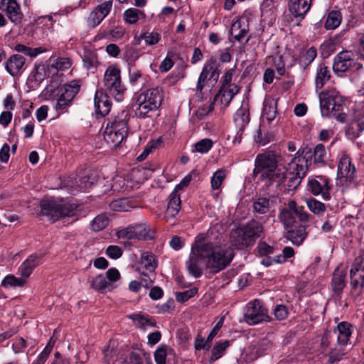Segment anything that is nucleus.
Segmentation results:
<instances>
[{
	"label": "nucleus",
	"instance_id": "obj_1",
	"mask_svg": "<svg viewBox=\"0 0 364 364\" xmlns=\"http://www.w3.org/2000/svg\"><path fill=\"white\" fill-rule=\"evenodd\" d=\"M203 248L206 256V267L218 273L227 267L232 262L235 253L230 247L226 245H215L204 237Z\"/></svg>",
	"mask_w": 364,
	"mask_h": 364
},
{
	"label": "nucleus",
	"instance_id": "obj_2",
	"mask_svg": "<svg viewBox=\"0 0 364 364\" xmlns=\"http://www.w3.org/2000/svg\"><path fill=\"white\" fill-rule=\"evenodd\" d=\"M163 101L162 89L156 87L142 91L136 97L135 116L137 118L151 117Z\"/></svg>",
	"mask_w": 364,
	"mask_h": 364
},
{
	"label": "nucleus",
	"instance_id": "obj_3",
	"mask_svg": "<svg viewBox=\"0 0 364 364\" xmlns=\"http://www.w3.org/2000/svg\"><path fill=\"white\" fill-rule=\"evenodd\" d=\"M319 102L323 117H334L338 122H345L346 114L343 112L344 101L338 91L333 89L320 92Z\"/></svg>",
	"mask_w": 364,
	"mask_h": 364
},
{
	"label": "nucleus",
	"instance_id": "obj_4",
	"mask_svg": "<svg viewBox=\"0 0 364 364\" xmlns=\"http://www.w3.org/2000/svg\"><path fill=\"white\" fill-rule=\"evenodd\" d=\"M41 215L55 222L66 217H73L77 205L69 200H55L53 198L43 199L41 201Z\"/></svg>",
	"mask_w": 364,
	"mask_h": 364
},
{
	"label": "nucleus",
	"instance_id": "obj_5",
	"mask_svg": "<svg viewBox=\"0 0 364 364\" xmlns=\"http://www.w3.org/2000/svg\"><path fill=\"white\" fill-rule=\"evenodd\" d=\"M203 240H204V236L202 235L196 237L195 244L191 249L189 259L186 263L189 274L195 278H199L202 276L203 272L200 266L203 262H206Z\"/></svg>",
	"mask_w": 364,
	"mask_h": 364
},
{
	"label": "nucleus",
	"instance_id": "obj_6",
	"mask_svg": "<svg viewBox=\"0 0 364 364\" xmlns=\"http://www.w3.org/2000/svg\"><path fill=\"white\" fill-rule=\"evenodd\" d=\"M124 119H115L111 124L108 123L104 131V139L106 143L112 147L118 146L124 139L127 134V120Z\"/></svg>",
	"mask_w": 364,
	"mask_h": 364
},
{
	"label": "nucleus",
	"instance_id": "obj_7",
	"mask_svg": "<svg viewBox=\"0 0 364 364\" xmlns=\"http://www.w3.org/2000/svg\"><path fill=\"white\" fill-rule=\"evenodd\" d=\"M263 229H232L230 233L231 245L237 250L252 247L260 237Z\"/></svg>",
	"mask_w": 364,
	"mask_h": 364
},
{
	"label": "nucleus",
	"instance_id": "obj_8",
	"mask_svg": "<svg viewBox=\"0 0 364 364\" xmlns=\"http://www.w3.org/2000/svg\"><path fill=\"white\" fill-rule=\"evenodd\" d=\"M120 69L116 66H109L105 73L104 87L109 91L117 101L120 102L123 98L125 88L122 85Z\"/></svg>",
	"mask_w": 364,
	"mask_h": 364
},
{
	"label": "nucleus",
	"instance_id": "obj_9",
	"mask_svg": "<svg viewBox=\"0 0 364 364\" xmlns=\"http://www.w3.org/2000/svg\"><path fill=\"white\" fill-rule=\"evenodd\" d=\"M244 319L249 325H256L264 321H271L272 318L269 316L268 310L264 303L259 299H255L247 304Z\"/></svg>",
	"mask_w": 364,
	"mask_h": 364
},
{
	"label": "nucleus",
	"instance_id": "obj_10",
	"mask_svg": "<svg viewBox=\"0 0 364 364\" xmlns=\"http://www.w3.org/2000/svg\"><path fill=\"white\" fill-rule=\"evenodd\" d=\"M220 73L219 65L216 58L210 57L204 64L202 71L198 79L196 92L202 94L203 90L208 80L217 82Z\"/></svg>",
	"mask_w": 364,
	"mask_h": 364
},
{
	"label": "nucleus",
	"instance_id": "obj_11",
	"mask_svg": "<svg viewBox=\"0 0 364 364\" xmlns=\"http://www.w3.org/2000/svg\"><path fill=\"white\" fill-rule=\"evenodd\" d=\"M350 285L351 294L360 296L364 288V265L360 257H356L350 269Z\"/></svg>",
	"mask_w": 364,
	"mask_h": 364
},
{
	"label": "nucleus",
	"instance_id": "obj_12",
	"mask_svg": "<svg viewBox=\"0 0 364 364\" xmlns=\"http://www.w3.org/2000/svg\"><path fill=\"white\" fill-rule=\"evenodd\" d=\"M312 0H290L289 2V11L291 15V21L287 19L292 26H299L305 15L309 11Z\"/></svg>",
	"mask_w": 364,
	"mask_h": 364
},
{
	"label": "nucleus",
	"instance_id": "obj_13",
	"mask_svg": "<svg viewBox=\"0 0 364 364\" xmlns=\"http://www.w3.org/2000/svg\"><path fill=\"white\" fill-rule=\"evenodd\" d=\"M0 4L1 10L12 23L16 25L21 23L23 15L16 0H1Z\"/></svg>",
	"mask_w": 364,
	"mask_h": 364
},
{
	"label": "nucleus",
	"instance_id": "obj_14",
	"mask_svg": "<svg viewBox=\"0 0 364 364\" xmlns=\"http://www.w3.org/2000/svg\"><path fill=\"white\" fill-rule=\"evenodd\" d=\"M255 168L253 171L255 176L259 173H262L265 171L274 168L277 166L276 156L269 152L258 154L255 159Z\"/></svg>",
	"mask_w": 364,
	"mask_h": 364
},
{
	"label": "nucleus",
	"instance_id": "obj_15",
	"mask_svg": "<svg viewBox=\"0 0 364 364\" xmlns=\"http://www.w3.org/2000/svg\"><path fill=\"white\" fill-rule=\"evenodd\" d=\"M329 180L323 176H319L318 179L311 178L308 182V191L314 196L321 194L323 199L329 198Z\"/></svg>",
	"mask_w": 364,
	"mask_h": 364
},
{
	"label": "nucleus",
	"instance_id": "obj_16",
	"mask_svg": "<svg viewBox=\"0 0 364 364\" xmlns=\"http://www.w3.org/2000/svg\"><path fill=\"white\" fill-rule=\"evenodd\" d=\"M300 154V150H299L296 154ZM307 160L305 159V157H303L300 155L295 156L291 159V161L288 164L287 168H286V175L291 176H300L304 177L307 171Z\"/></svg>",
	"mask_w": 364,
	"mask_h": 364
},
{
	"label": "nucleus",
	"instance_id": "obj_17",
	"mask_svg": "<svg viewBox=\"0 0 364 364\" xmlns=\"http://www.w3.org/2000/svg\"><path fill=\"white\" fill-rule=\"evenodd\" d=\"M276 203L277 197L274 196H259L253 201V212L257 214H267L273 210Z\"/></svg>",
	"mask_w": 364,
	"mask_h": 364
},
{
	"label": "nucleus",
	"instance_id": "obj_18",
	"mask_svg": "<svg viewBox=\"0 0 364 364\" xmlns=\"http://www.w3.org/2000/svg\"><path fill=\"white\" fill-rule=\"evenodd\" d=\"M112 7V1H105L96 6L90 14L88 18L89 26L94 28L99 25L110 12Z\"/></svg>",
	"mask_w": 364,
	"mask_h": 364
},
{
	"label": "nucleus",
	"instance_id": "obj_19",
	"mask_svg": "<svg viewBox=\"0 0 364 364\" xmlns=\"http://www.w3.org/2000/svg\"><path fill=\"white\" fill-rule=\"evenodd\" d=\"M352 57L353 53L350 51L340 52L334 59L333 71L337 74L347 71L354 64Z\"/></svg>",
	"mask_w": 364,
	"mask_h": 364
},
{
	"label": "nucleus",
	"instance_id": "obj_20",
	"mask_svg": "<svg viewBox=\"0 0 364 364\" xmlns=\"http://www.w3.org/2000/svg\"><path fill=\"white\" fill-rule=\"evenodd\" d=\"M26 63V58L20 54L11 55L5 63V69L12 77L19 76L23 70Z\"/></svg>",
	"mask_w": 364,
	"mask_h": 364
},
{
	"label": "nucleus",
	"instance_id": "obj_21",
	"mask_svg": "<svg viewBox=\"0 0 364 364\" xmlns=\"http://www.w3.org/2000/svg\"><path fill=\"white\" fill-rule=\"evenodd\" d=\"M45 254H32L18 267V272L21 277L26 279L30 277L33 269L40 264V260Z\"/></svg>",
	"mask_w": 364,
	"mask_h": 364
},
{
	"label": "nucleus",
	"instance_id": "obj_22",
	"mask_svg": "<svg viewBox=\"0 0 364 364\" xmlns=\"http://www.w3.org/2000/svg\"><path fill=\"white\" fill-rule=\"evenodd\" d=\"M355 172V168L352 165L350 157L346 154H343L338 164V176L351 181L354 178Z\"/></svg>",
	"mask_w": 364,
	"mask_h": 364
},
{
	"label": "nucleus",
	"instance_id": "obj_23",
	"mask_svg": "<svg viewBox=\"0 0 364 364\" xmlns=\"http://www.w3.org/2000/svg\"><path fill=\"white\" fill-rule=\"evenodd\" d=\"M94 104L95 112L97 115L104 117L110 111L111 104L109 101V97L102 90L95 92Z\"/></svg>",
	"mask_w": 364,
	"mask_h": 364
},
{
	"label": "nucleus",
	"instance_id": "obj_24",
	"mask_svg": "<svg viewBox=\"0 0 364 364\" xmlns=\"http://www.w3.org/2000/svg\"><path fill=\"white\" fill-rule=\"evenodd\" d=\"M346 272L345 270H340L337 267L333 274L331 279V287L335 295L338 297H341L343 289L346 286Z\"/></svg>",
	"mask_w": 364,
	"mask_h": 364
},
{
	"label": "nucleus",
	"instance_id": "obj_25",
	"mask_svg": "<svg viewBox=\"0 0 364 364\" xmlns=\"http://www.w3.org/2000/svg\"><path fill=\"white\" fill-rule=\"evenodd\" d=\"M334 332L338 333V344L341 346H346L348 345L353 333L352 325L347 321H341L338 323Z\"/></svg>",
	"mask_w": 364,
	"mask_h": 364
},
{
	"label": "nucleus",
	"instance_id": "obj_26",
	"mask_svg": "<svg viewBox=\"0 0 364 364\" xmlns=\"http://www.w3.org/2000/svg\"><path fill=\"white\" fill-rule=\"evenodd\" d=\"M263 105L262 116L269 122H272L277 114V100L268 97L264 99Z\"/></svg>",
	"mask_w": 364,
	"mask_h": 364
},
{
	"label": "nucleus",
	"instance_id": "obj_27",
	"mask_svg": "<svg viewBox=\"0 0 364 364\" xmlns=\"http://www.w3.org/2000/svg\"><path fill=\"white\" fill-rule=\"evenodd\" d=\"M234 121L238 132H242L250 122V113L247 107L242 106L235 114ZM239 132H237L238 134Z\"/></svg>",
	"mask_w": 364,
	"mask_h": 364
},
{
	"label": "nucleus",
	"instance_id": "obj_28",
	"mask_svg": "<svg viewBox=\"0 0 364 364\" xmlns=\"http://www.w3.org/2000/svg\"><path fill=\"white\" fill-rule=\"evenodd\" d=\"M284 237L294 245H300L307 236L306 229H287Z\"/></svg>",
	"mask_w": 364,
	"mask_h": 364
},
{
	"label": "nucleus",
	"instance_id": "obj_29",
	"mask_svg": "<svg viewBox=\"0 0 364 364\" xmlns=\"http://www.w3.org/2000/svg\"><path fill=\"white\" fill-rule=\"evenodd\" d=\"M90 287L100 293L110 291L114 288L112 284L109 282L102 274H100L93 278L91 281Z\"/></svg>",
	"mask_w": 364,
	"mask_h": 364
},
{
	"label": "nucleus",
	"instance_id": "obj_30",
	"mask_svg": "<svg viewBox=\"0 0 364 364\" xmlns=\"http://www.w3.org/2000/svg\"><path fill=\"white\" fill-rule=\"evenodd\" d=\"M261 178L262 179H268L270 183L275 182L277 184H280L286 178V171H282L277 166L274 168L262 173Z\"/></svg>",
	"mask_w": 364,
	"mask_h": 364
},
{
	"label": "nucleus",
	"instance_id": "obj_31",
	"mask_svg": "<svg viewBox=\"0 0 364 364\" xmlns=\"http://www.w3.org/2000/svg\"><path fill=\"white\" fill-rule=\"evenodd\" d=\"M134 207V201L128 198L114 200L109 204V208L113 211H129Z\"/></svg>",
	"mask_w": 364,
	"mask_h": 364
},
{
	"label": "nucleus",
	"instance_id": "obj_32",
	"mask_svg": "<svg viewBox=\"0 0 364 364\" xmlns=\"http://www.w3.org/2000/svg\"><path fill=\"white\" fill-rule=\"evenodd\" d=\"M231 345V341L228 340L220 341L215 343L211 350V356L210 360L214 362L220 358L226 351V349Z\"/></svg>",
	"mask_w": 364,
	"mask_h": 364
},
{
	"label": "nucleus",
	"instance_id": "obj_33",
	"mask_svg": "<svg viewBox=\"0 0 364 364\" xmlns=\"http://www.w3.org/2000/svg\"><path fill=\"white\" fill-rule=\"evenodd\" d=\"M80 85L79 81L73 80L70 83L65 85L63 88L61 90V95L63 97L67 98V101L72 102L76 95L79 92Z\"/></svg>",
	"mask_w": 364,
	"mask_h": 364
},
{
	"label": "nucleus",
	"instance_id": "obj_34",
	"mask_svg": "<svg viewBox=\"0 0 364 364\" xmlns=\"http://www.w3.org/2000/svg\"><path fill=\"white\" fill-rule=\"evenodd\" d=\"M331 74L328 68L325 65H319L316 77V90L321 89L325 83L330 80Z\"/></svg>",
	"mask_w": 364,
	"mask_h": 364
},
{
	"label": "nucleus",
	"instance_id": "obj_35",
	"mask_svg": "<svg viewBox=\"0 0 364 364\" xmlns=\"http://www.w3.org/2000/svg\"><path fill=\"white\" fill-rule=\"evenodd\" d=\"M342 16L339 11H331L327 16L325 28L327 30H333L338 27L341 23Z\"/></svg>",
	"mask_w": 364,
	"mask_h": 364
},
{
	"label": "nucleus",
	"instance_id": "obj_36",
	"mask_svg": "<svg viewBox=\"0 0 364 364\" xmlns=\"http://www.w3.org/2000/svg\"><path fill=\"white\" fill-rule=\"evenodd\" d=\"M114 215L104 213L97 215L92 221V226L97 228H107L109 225H113Z\"/></svg>",
	"mask_w": 364,
	"mask_h": 364
},
{
	"label": "nucleus",
	"instance_id": "obj_37",
	"mask_svg": "<svg viewBox=\"0 0 364 364\" xmlns=\"http://www.w3.org/2000/svg\"><path fill=\"white\" fill-rule=\"evenodd\" d=\"M181 198L177 192L173 191L169 196L167 213L171 215H176L181 209Z\"/></svg>",
	"mask_w": 364,
	"mask_h": 364
},
{
	"label": "nucleus",
	"instance_id": "obj_38",
	"mask_svg": "<svg viewBox=\"0 0 364 364\" xmlns=\"http://www.w3.org/2000/svg\"><path fill=\"white\" fill-rule=\"evenodd\" d=\"M141 262L144 267L150 272H154L157 267L154 255L151 252H144L141 255Z\"/></svg>",
	"mask_w": 364,
	"mask_h": 364
},
{
	"label": "nucleus",
	"instance_id": "obj_39",
	"mask_svg": "<svg viewBox=\"0 0 364 364\" xmlns=\"http://www.w3.org/2000/svg\"><path fill=\"white\" fill-rule=\"evenodd\" d=\"M242 22L241 20L235 21L230 28V34L233 38L240 42L247 34V29L245 26L242 27Z\"/></svg>",
	"mask_w": 364,
	"mask_h": 364
},
{
	"label": "nucleus",
	"instance_id": "obj_40",
	"mask_svg": "<svg viewBox=\"0 0 364 364\" xmlns=\"http://www.w3.org/2000/svg\"><path fill=\"white\" fill-rule=\"evenodd\" d=\"M26 282V278L21 277L18 278L13 274L6 276L1 282V286L4 288L21 287Z\"/></svg>",
	"mask_w": 364,
	"mask_h": 364
},
{
	"label": "nucleus",
	"instance_id": "obj_41",
	"mask_svg": "<svg viewBox=\"0 0 364 364\" xmlns=\"http://www.w3.org/2000/svg\"><path fill=\"white\" fill-rule=\"evenodd\" d=\"M173 352V349L166 345H160L154 352V360L156 364H166V357Z\"/></svg>",
	"mask_w": 364,
	"mask_h": 364
},
{
	"label": "nucleus",
	"instance_id": "obj_42",
	"mask_svg": "<svg viewBox=\"0 0 364 364\" xmlns=\"http://www.w3.org/2000/svg\"><path fill=\"white\" fill-rule=\"evenodd\" d=\"M90 179L89 176H85L81 177L78 181H76L75 184H69L68 181V186H70L72 192L84 191L92 186L93 181Z\"/></svg>",
	"mask_w": 364,
	"mask_h": 364
},
{
	"label": "nucleus",
	"instance_id": "obj_43",
	"mask_svg": "<svg viewBox=\"0 0 364 364\" xmlns=\"http://www.w3.org/2000/svg\"><path fill=\"white\" fill-rule=\"evenodd\" d=\"M133 229L132 240H153L156 237L155 229H140L136 231Z\"/></svg>",
	"mask_w": 364,
	"mask_h": 364
},
{
	"label": "nucleus",
	"instance_id": "obj_44",
	"mask_svg": "<svg viewBox=\"0 0 364 364\" xmlns=\"http://www.w3.org/2000/svg\"><path fill=\"white\" fill-rule=\"evenodd\" d=\"M227 176V171L223 168L217 170L211 178V188L213 190H218L220 188L223 182Z\"/></svg>",
	"mask_w": 364,
	"mask_h": 364
},
{
	"label": "nucleus",
	"instance_id": "obj_45",
	"mask_svg": "<svg viewBox=\"0 0 364 364\" xmlns=\"http://www.w3.org/2000/svg\"><path fill=\"white\" fill-rule=\"evenodd\" d=\"M317 52L315 48L311 47L303 53L299 58L301 66L307 67L316 57Z\"/></svg>",
	"mask_w": 364,
	"mask_h": 364
},
{
	"label": "nucleus",
	"instance_id": "obj_46",
	"mask_svg": "<svg viewBox=\"0 0 364 364\" xmlns=\"http://www.w3.org/2000/svg\"><path fill=\"white\" fill-rule=\"evenodd\" d=\"M296 215L289 210H283L279 215L281 221L283 223L286 228H293L294 223Z\"/></svg>",
	"mask_w": 364,
	"mask_h": 364
},
{
	"label": "nucleus",
	"instance_id": "obj_47",
	"mask_svg": "<svg viewBox=\"0 0 364 364\" xmlns=\"http://www.w3.org/2000/svg\"><path fill=\"white\" fill-rule=\"evenodd\" d=\"M326 151L322 144H317L314 151V163L324 165L326 164Z\"/></svg>",
	"mask_w": 364,
	"mask_h": 364
},
{
	"label": "nucleus",
	"instance_id": "obj_48",
	"mask_svg": "<svg viewBox=\"0 0 364 364\" xmlns=\"http://www.w3.org/2000/svg\"><path fill=\"white\" fill-rule=\"evenodd\" d=\"M345 346H340V348H331L328 353V363L333 364L343 359L345 355Z\"/></svg>",
	"mask_w": 364,
	"mask_h": 364
},
{
	"label": "nucleus",
	"instance_id": "obj_49",
	"mask_svg": "<svg viewBox=\"0 0 364 364\" xmlns=\"http://www.w3.org/2000/svg\"><path fill=\"white\" fill-rule=\"evenodd\" d=\"M229 87L227 88L225 87L222 92L221 94H218L219 95H221L222 97V100H226L228 103H229L232 99L234 97V96L237 94V92H239L240 90V87L233 84H230V85H228Z\"/></svg>",
	"mask_w": 364,
	"mask_h": 364
},
{
	"label": "nucleus",
	"instance_id": "obj_50",
	"mask_svg": "<svg viewBox=\"0 0 364 364\" xmlns=\"http://www.w3.org/2000/svg\"><path fill=\"white\" fill-rule=\"evenodd\" d=\"M306 205L309 209L314 214L318 215L326 210V205L323 203L314 198L307 200Z\"/></svg>",
	"mask_w": 364,
	"mask_h": 364
},
{
	"label": "nucleus",
	"instance_id": "obj_51",
	"mask_svg": "<svg viewBox=\"0 0 364 364\" xmlns=\"http://www.w3.org/2000/svg\"><path fill=\"white\" fill-rule=\"evenodd\" d=\"M198 293V288H192L182 292L176 293V300L179 303H185Z\"/></svg>",
	"mask_w": 364,
	"mask_h": 364
},
{
	"label": "nucleus",
	"instance_id": "obj_52",
	"mask_svg": "<svg viewBox=\"0 0 364 364\" xmlns=\"http://www.w3.org/2000/svg\"><path fill=\"white\" fill-rule=\"evenodd\" d=\"M213 146V141L210 139H203L195 144V151L201 154L207 153Z\"/></svg>",
	"mask_w": 364,
	"mask_h": 364
},
{
	"label": "nucleus",
	"instance_id": "obj_53",
	"mask_svg": "<svg viewBox=\"0 0 364 364\" xmlns=\"http://www.w3.org/2000/svg\"><path fill=\"white\" fill-rule=\"evenodd\" d=\"M139 11L136 9H127L124 13V20L125 22L133 24L138 21Z\"/></svg>",
	"mask_w": 364,
	"mask_h": 364
},
{
	"label": "nucleus",
	"instance_id": "obj_54",
	"mask_svg": "<svg viewBox=\"0 0 364 364\" xmlns=\"http://www.w3.org/2000/svg\"><path fill=\"white\" fill-rule=\"evenodd\" d=\"M141 38L144 39L146 45L156 44L161 39V36L156 32H145L141 34Z\"/></svg>",
	"mask_w": 364,
	"mask_h": 364
},
{
	"label": "nucleus",
	"instance_id": "obj_55",
	"mask_svg": "<svg viewBox=\"0 0 364 364\" xmlns=\"http://www.w3.org/2000/svg\"><path fill=\"white\" fill-rule=\"evenodd\" d=\"M274 315L278 321L286 319L289 315L287 307L284 304H278L274 309Z\"/></svg>",
	"mask_w": 364,
	"mask_h": 364
},
{
	"label": "nucleus",
	"instance_id": "obj_56",
	"mask_svg": "<svg viewBox=\"0 0 364 364\" xmlns=\"http://www.w3.org/2000/svg\"><path fill=\"white\" fill-rule=\"evenodd\" d=\"M106 255L111 259H117L123 254L122 249L117 245H109L105 251Z\"/></svg>",
	"mask_w": 364,
	"mask_h": 364
},
{
	"label": "nucleus",
	"instance_id": "obj_57",
	"mask_svg": "<svg viewBox=\"0 0 364 364\" xmlns=\"http://www.w3.org/2000/svg\"><path fill=\"white\" fill-rule=\"evenodd\" d=\"M71 66V63L68 58H60L51 64V67L58 70H65Z\"/></svg>",
	"mask_w": 364,
	"mask_h": 364
},
{
	"label": "nucleus",
	"instance_id": "obj_58",
	"mask_svg": "<svg viewBox=\"0 0 364 364\" xmlns=\"http://www.w3.org/2000/svg\"><path fill=\"white\" fill-rule=\"evenodd\" d=\"M257 250L261 256H267L272 254L274 251V248L272 246H270L264 241L259 242Z\"/></svg>",
	"mask_w": 364,
	"mask_h": 364
},
{
	"label": "nucleus",
	"instance_id": "obj_59",
	"mask_svg": "<svg viewBox=\"0 0 364 364\" xmlns=\"http://www.w3.org/2000/svg\"><path fill=\"white\" fill-rule=\"evenodd\" d=\"M211 347V343H208V338L205 341L204 338L198 335L195 341V349L196 350H209Z\"/></svg>",
	"mask_w": 364,
	"mask_h": 364
},
{
	"label": "nucleus",
	"instance_id": "obj_60",
	"mask_svg": "<svg viewBox=\"0 0 364 364\" xmlns=\"http://www.w3.org/2000/svg\"><path fill=\"white\" fill-rule=\"evenodd\" d=\"M175 308V301L173 298H169L166 302L162 304L161 305L158 306V312L159 314H164L166 312H169L171 310H173Z\"/></svg>",
	"mask_w": 364,
	"mask_h": 364
},
{
	"label": "nucleus",
	"instance_id": "obj_61",
	"mask_svg": "<svg viewBox=\"0 0 364 364\" xmlns=\"http://www.w3.org/2000/svg\"><path fill=\"white\" fill-rule=\"evenodd\" d=\"M120 277L119 270L115 267H112L107 271L105 277L108 279V282L112 284V282H115L119 280Z\"/></svg>",
	"mask_w": 364,
	"mask_h": 364
},
{
	"label": "nucleus",
	"instance_id": "obj_62",
	"mask_svg": "<svg viewBox=\"0 0 364 364\" xmlns=\"http://www.w3.org/2000/svg\"><path fill=\"white\" fill-rule=\"evenodd\" d=\"M83 64L84 66L90 69L92 68H96L97 64V58L95 55L91 54L85 55L83 57Z\"/></svg>",
	"mask_w": 364,
	"mask_h": 364
},
{
	"label": "nucleus",
	"instance_id": "obj_63",
	"mask_svg": "<svg viewBox=\"0 0 364 364\" xmlns=\"http://www.w3.org/2000/svg\"><path fill=\"white\" fill-rule=\"evenodd\" d=\"M304 177L300 176H291L286 175V178H288L287 181V186L289 190H294L296 189L299 185L301 183V181Z\"/></svg>",
	"mask_w": 364,
	"mask_h": 364
},
{
	"label": "nucleus",
	"instance_id": "obj_64",
	"mask_svg": "<svg viewBox=\"0 0 364 364\" xmlns=\"http://www.w3.org/2000/svg\"><path fill=\"white\" fill-rule=\"evenodd\" d=\"M273 60H274V67L276 68L277 73L281 76L284 75L285 73V66H284V63L282 60V56L279 55V56L274 57L273 58Z\"/></svg>",
	"mask_w": 364,
	"mask_h": 364
}]
</instances>
